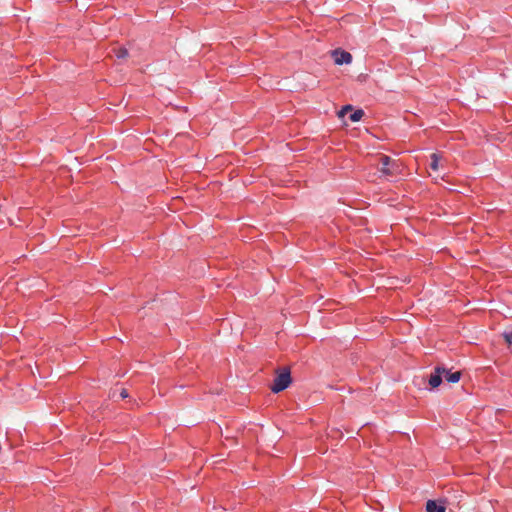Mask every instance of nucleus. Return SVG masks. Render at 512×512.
Here are the masks:
<instances>
[{"mask_svg":"<svg viewBox=\"0 0 512 512\" xmlns=\"http://www.w3.org/2000/svg\"><path fill=\"white\" fill-rule=\"evenodd\" d=\"M443 377L449 382V383H457L461 378V372H453L451 373L446 369V372L444 373Z\"/></svg>","mask_w":512,"mask_h":512,"instance_id":"423d86ee","label":"nucleus"},{"mask_svg":"<svg viewBox=\"0 0 512 512\" xmlns=\"http://www.w3.org/2000/svg\"><path fill=\"white\" fill-rule=\"evenodd\" d=\"M439 161H440V156L437 153L431 154L430 168L435 171L438 170Z\"/></svg>","mask_w":512,"mask_h":512,"instance_id":"6e6552de","label":"nucleus"},{"mask_svg":"<svg viewBox=\"0 0 512 512\" xmlns=\"http://www.w3.org/2000/svg\"><path fill=\"white\" fill-rule=\"evenodd\" d=\"M363 116H364V111L362 109H358L350 114L349 119L352 122H358L362 119Z\"/></svg>","mask_w":512,"mask_h":512,"instance_id":"0eeeda50","label":"nucleus"},{"mask_svg":"<svg viewBox=\"0 0 512 512\" xmlns=\"http://www.w3.org/2000/svg\"><path fill=\"white\" fill-rule=\"evenodd\" d=\"M349 111H352V106L351 105H346V106L342 107V109L338 112V116L340 118H342Z\"/></svg>","mask_w":512,"mask_h":512,"instance_id":"9d476101","label":"nucleus"},{"mask_svg":"<svg viewBox=\"0 0 512 512\" xmlns=\"http://www.w3.org/2000/svg\"><path fill=\"white\" fill-rule=\"evenodd\" d=\"M115 55L118 59H125L128 57V50L124 47L114 49Z\"/></svg>","mask_w":512,"mask_h":512,"instance_id":"1a4fd4ad","label":"nucleus"},{"mask_svg":"<svg viewBox=\"0 0 512 512\" xmlns=\"http://www.w3.org/2000/svg\"><path fill=\"white\" fill-rule=\"evenodd\" d=\"M276 374L277 375L273 381V384L270 386V389L274 393H279L289 387L292 382V378L290 369L288 367L278 369Z\"/></svg>","mask_w":512,"mask_h":512,"instance_id":"f257e3e1","label":"nucleus"},{"mask_svg":"<svg viewBox=\"0 0 512 512\" xmlns=\"http://www.w3.org/2000/svg\"><path fill=\"white\" fill-rule=\"evenodd\" d=\"M379 171L385 176H394L399 172V164L387 155L379 158Z\"/></svg>","mask_w":512,"mask_h":512,"instance_id":"f03ea898","label":"nucleus"},{"mask_svg":"<svg viewBox=\"0 0 512 512\" xmlns=\"http://www.w3.org/2000/svg\"><path fill=\"white\" fill-rule=\"evenodd\" d=\"M332 57L337 65L350 64L352 62V55L343 50H334L332 52Z\"/></svg>","mask_w":512,"mask_h":512,"instance_id":"20e7f679","label":"nucleus"},{"mask_svg":"<svg viewBox=\"0 0 512 512\" xmlns=\"http://www.w3.org/2000/svg\"><path fill=\"white\" fill-rule=\"evenodd\" d=\"M445 372V368L435 367L434 371L431 373L428 379V383L431 388H437L442 383L443 375Z\"/></svg>","mask_w":512,"mask_h":512,"instance_id":"7ed1b4c3","label":"nucleus"},{"mask_svg":"<svg viewBox=\"0 0 512 512\" xmlns=\"http://www.w3.org/2000/svg\"><path fill=\"white\" fill-rule=\"evenodd\" d=\"M120 396L121 398H127L128 397V392L126 389H122L121 392H120Z\"/></svg>","mask_w":512,"mask_h":512,"instance_id":"f8f14e48","label":"nucleus"},{"mask_svg":"<svg viewBox=\"0 0 512 512\" xmlns=\"http://www.w3.org/2000/svg\"><path fill=\"white\" fill-rule=\"evenodd\" d=\"M426 511L427 512H445L446 508L444 505L438 503L435 500H428L426 502Z\"/></svg>","mask_w":512,"mask_h":512,"instance_id":"39448f33","label":"nucleus"},{"mask_svg":"<svg viewBox=\"0 0 512 512\" xmlns=\"http://www.w3.org/2000/svg\"><path fill=\"white\" fill-rule=\"evenodd\" d=\"M505 336V340L511 344L512 343V332L511 333H507L504 335Z\"/></svg>","mask_w":512,"mask_h":512,"instance_id":"9b49d317","label":"nucleus"}]
</instances>
